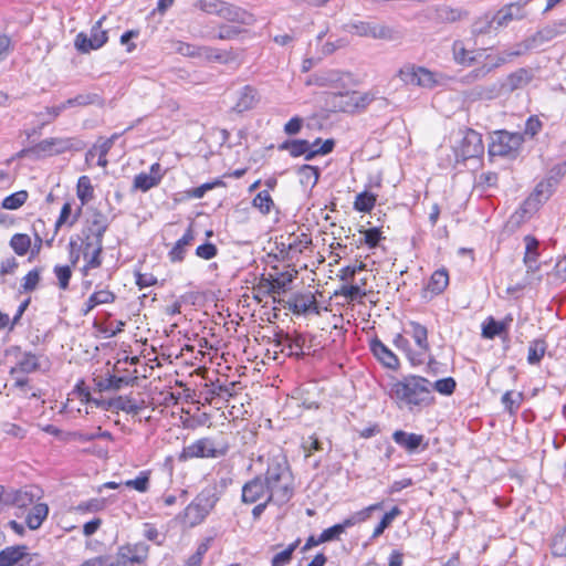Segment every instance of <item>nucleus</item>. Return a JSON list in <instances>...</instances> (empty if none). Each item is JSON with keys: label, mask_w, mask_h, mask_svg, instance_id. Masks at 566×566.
<instances>
[{"label": "nucleus", "mask_w": 566, "mask_h": 566, "mask_svg": "<svg viewBox=\"0 0 566 566\" xmlns=\"http://www.w3.org/2000/svg\"><path fill=\"white\" fill-rule=\"evenodd\" d=\"M430 386L431 382L424 377L406 376L391 384V397H395L400 410L417 415L434 402Z\"/></svg>", "instance_id": "obj_1"}, {"label": "nucleus", "mask_w": 566, "mask_h": 566, "mask_svg": "<svg viewBox=\"0 0 566 566\" xmlns=\"http://www.w3.org/2000/svg\"><path fill=\"white\" fill-rule=\"evenodd\" d=\"M263 481L268 489V502L283 505L293 497L294 475L285 455L279 454L269 460Z\"/></svg>", "instance_id": "obj_2"}, {"label": "nucleus", "mask_w": 566, "mask_h": 566, "mask_svg": "<svg viewBox=\"0 0 566 566\" xmlns=\"http://www.w3.org/2000/svg\"><path fill=\"white\" fill-rule=\"evenodd\" d=\"M195 6L208 14H216L229 22L249 24L252 20L248 11L222 0H198Z\"/></svg>", "instance_id": "obj_3"}, {"label": "nucleus", "mask_w": 566, "mask_h": 566, "mask_svg": "<svg viewBox=\"0 0 566 566\" xmlns=\"http://www.w3.org/2000/svg\"><path fill=\"white\" fill-rule=\"evenodd\" d=\"M229 449L230 444L227 441H216L212 438L205 437L185 447L180 454V459L188 460L193 458H220L224 457Z\"/></svg>", "instance_id": "obj_4"}, {"label": "nucleus", "mask_w": 566, "mask_h": 566, "mask_svg": "<svg viewBox=\"0 0 566 566\" xmlns=\"http://www.w3.org/2000/svg\"><path fill=\"white\" fill-rule=\"evenodd\" d=\"M219 497L211 489L202 490L185 509V516L191 526L200 524L216 506Z\"/></svg>", "instance_id": "obj_5"}, {"label": "nucleus", "mask_w": 566, "mask_h": 566, "mask_svg": "<svg viewBox=\"0 0 566 566\" xmlns=\"http://www.w3.org/2000/svg\"><path fill=\"white\" fill-rule=\"evenodd\" d=\"M334 139H326L318 149H312L311 143L306 139H287L277 146L279 150H286L296 158L304 156L305 160H312L316 156H324L333 151Z\"/></svg>", "instance_id": "obj_6"}, {"label": "nucleus", "mask_w": 566, "mask_h": 566, "mask_svg": "<svg viewBox=\"0 0 566 566\" xmlns=\"http://www.w3.org/2000/svg\"><path fill=\"white\" fill-rule=\"evenodd\" d=\"M398 78L405 84H412L423 88H433L441 84V74L431 72L422 66L407 65L399 70Z\"/></svg>", "instance_id": "obj_7"}, {"label": "nucleus", "mask_w": 566, "mask_h": 566, "mask_svg": "<svg viewBox=\"0 0 566 566\" xmlns=\"http://www.w3.org/2000/svg\"><path fill=\"white\" fill-rule=\"evenodd\" d=\"M523 143V136L518 133L506 130L494 132L489 144V155L491 157L510 156L517 151Z\"/></svg>", "instance_id": "obj_8"}, {"label": "nucleus", "mask_w": 566, "mask_h": 566, "mask_svg": "<svg viewBox=\"0 0 566 566\" xmlns=\"http://www.w3.org/2000/svg\"><path fill=\"white\" fill-rule=\"evenodd\" d=\"M555 189L556 187L545 178L536 185L533 192L524 200L516 213L521 212L522 217H524L525 214L536 212L551 198Z\"/></svg>", "instance_id": "obj_9"}, {"label": "nucleus", "mask_w": 566, "mask_h": 566, "mask_svg": "<svg viewBox=\"0 0 566 566\" xmlns=\"http://www.w3.org/2000/svg\"><path fill=\"white\" fill-rule=\"evenodd\" d=\"M111 224V219L96 207L86 209L85 228L83 233L91 235L95 241H103L104 234Z\"/></svg>", "instance_id": "obj_10"}, {"label": "nucleus", "mask_w": 566, "mask_h": 566, "mask_svg": "<svg viewBox=\"0 0 566 566\" xmlns=\"http://www.w3.org/2000/svg\"><path fill=\"white\" fill-rule=\"evenodd\" d=\"M149 553V546L146 543L138 542L120 546L116 554L115 560L125 566H135L144 563Z\"/></svg>", "instance_id": "obj_11"}, {"label": "nucleus", "mask_w": 566, "mask_h": 566, "mask_svg": "<svg viewBox=\"0 0 566 566\" xmlns=\"http://www.w3.org/2000/svg\"><path fill=\"white\" fill-rule=\"evenodd\" d=\"M511 56L509 52L503 51L496 55L486 54L484 53L482 57V65L472 70L468 75L467 78L471 81H478L484 78L489 73L494 71L495 69L511 62Z\"/></svg>", "instance_id": "obj_12"}, {"label": "nucleus", "mask_w": 566, "mask_h": 566, "mask_svg": "<svg viewBox=\"0 0 566 566\" xmlns=\"http://www.w3.org/2000/svg\"><path fill=\"white\" fill-rule=\"evenodd\" d=\"M511 56L509 52L503 51L496 55L486 54L484 53L482 57V65L472 70L468 75L467 78L471 81H478L484 78L489 73L494 71L495 69L511 62Z\"/></svg>", "instance_id": "obj_13"}, {"label": "nucleus", "mask_w": 566, "mask_h": 566, "mask_svg": "<svg viewBox=\"0 0 566 566\" xmlns=\"http://www.w3.org/2000/svg\"><path fill=\"white\" fill-rule=\"evenodd\" d=\"M535 77L532 69L520 67L510 73L500 84L502 94H511L517 90L526 87Z\"/></svg>", "instance_id": "obj_14"}, {"label": "nucleus", "mask_w": 566, "mask_h": 566, "mask_svg": "<svg viewBox=\"0 0 566 566\" xmlns=\"http://www.w3.org/2000/svg\"><path fill=\"white\" fill-rule=\"evenodd\" d=\"M391 438L406 452L412 454L428 449L429 443L423 434L396 430Z\"/></svg>", "instance_id": "obj_15"}, {"label": "nucleus", "mask_w": 566, "mask_h": 566, "mask_svg": "<svg viewBox=\"0 0 566 566\" xmlns=\"http://www.w3.org/2000/svg\"><path fill=\"white\" fill-rule=\"evenodd\" d=\"M485 52V49L467 50L463 45V42L459 40L454 41L452 44L453 60L457 64L467 67L480 63Z\"/></svg>", "instance_id": "obj_16"}, {"label": "nucleus", "mask_w": 566, "mask_h": 566, "mask_svg": "<svg viewBox=\"0 0 566 566\" xmlns=\"http://www.w3.org/2000/svg\"><path fill=\"white\" fill-rule=\"evenodd\" d=\"M283 303V306L290 310L293 314H306L310 310H314L317 313L316 298L313 294H294L287 301L279 300Z\"/></svg>", "instance_id": "obj_17"}, {"label": "nucleus", "mask_w": 566, "mask_h": 566, "mask_svg": "<svg viewBox=\"0 0 566 566\" xmlns=\"http://www.w3.org/2000/svg\"><path fill=\"white\" fill-rule=\"evenodd\" d=\"M346 31L359 36H370L374 39H385L387 36L386 25L376 22L358 21L345 25Z\"/></svg>", "instance_id": "obj_18"}, {"label": "nucleus", "mask_w": 566, "mask_h": 566, "mask_svg": "<svg viewBox=\"0 0 566 566\" xmlns=\"http://www.w3.org/2000/svg\"><path fill=\"white\" fill-rule=\"evenodd\" d=\"M512 322V314L505 315L502 321H496L490 316L482 325V336L486 339H493L497 336L505 338Z\"/></svg>", "instance_id": "obj_19"}, {"label": "nucleus", "mask_w": 566, "mask_h": 566, "mask_svg": "<svg viewBox=\"0 0 566 566\" xmlns=\"http://www.w3.org/2000/svg\"><path fill=\"white\" fill-rule=\"evenodd\" d=\"M268 494V489L260 475L245 482L242 486L241 500L245 504H253Z\"/></svg>", "instance_id": "obj_20"}, {"label": "nucleus", "mask_w": 566, "mask_h": 566, "mask_svg": "<svg viewBox=\"0 0 566 566\" xmlns=\"http://www.w3.org/2000/svg\"><path fill=\"white\" fill-rule=\"evenodd\" d=\"M461 151L464 158H475L484 153L482 135L473 129H468L463 137Z\"/></svg>", "instance_id": "obj_21"}, {"label": "nucleus", "mask_w": 566, "mask_h": 566, "mask_svg": "<svg viewBox=\"0 0 566 566\" xmlns=\"http://www.w3.org/2000/svg\"><path fill=\"white\" fill-rule=\"evenodd\" d=\"M137 380L136 377H123L115 375L99 376L94 379L98 391H117L124 387L133 386Z\"/></svg>", "instance_id": "obj_22"}, {"label": "nucleus", "mask_w": 566, "mask_h": 566, "mask_svg": "<svg viewBox=\"0 0 566 566\" xmlns=\"http://www.w3.org/2000/svg\"><path fill=\"white\" fill-rule=\"evenodd\" d=\"M358 98L357 92H339L332 94L329 104L335 112L350 113L358 107Z\"/></svg>", "instance_id": "obj_23"}, {"label": "nucleus", "mask_w": 566, "mask_h": 566, "mask_svg": "<svg viewBox=\"0 0 566 566\" xmlns=\"http://www.w3.org/2000/svg\"><path fill=\"white\" fill-rule=\"evenodd\" d=\"M277 339L275 340V346H281L282 350L284 348H289L290 355H294L296 357H302L304 355L303 348L305 346V337L301 334H296L295 336H290L289 334H277Z\"/></svg>", "instance_id": "obj_24"}, {"label": "nucleus", "mask_w": 566, "mask_h": 566, "mask_svg": "<svg viewBox=\"0 0 566 566\" xmlns=\"http://www.w3.org/2000/svg\"><path fill=\"white\" fill-rule=\"evenodd\" d=\"M40 499V491L34 486H25L20 490H12L11 504L19 509L34 505L35 500Z\"/></svg>", "instance_id": "obj_25"}, {"label": "nucleus", "mask_w": 566, "mask_h": 566, "mask_svg": "<svg viewBox=\"0 0 566 566\" xmlns=\"http://www.w3.org/2000/svg\"><path fill=\"white\" fill-rule=\"evenodd\" d=\"M112 411H124L126 413L138 415L143 409L144 400L138 402L130 396H117L112 398Z\"/></svg>", "instance_id": "obj_26"}, {"label": "nucleus", "mask_w": 566, "mask_h": 566, "mask_svg": "<svg viewBox=\"0 0 566 566\" xmlns=\"http://www.w3.org/2000/svg\"><path fill=\"white\" fill-rule=\"evenodd\" d=\"M256 103L255 90L251 86H244L240 92L238 99L232 107L237 113H243L254 107Z\"/></svg>", "instance_id": "obj_27"}, {"label": "nucleus", "mask_w": 566, "mask_h": 566, "mask_svg": "<svg viewBox=\"0 0 566 566\" xmlns=\"http://www.w3.org/2000/svg\"><path fill=\"white\" fill-rule=\"evenodd\" d=\"M49 514V507L44 503L34 504L25 516V523L30 530H38Z\"/></svg>", "instance_id": "obj_28"}, {"label": "nucleus", "mask_w": 566, "mask_h": 566, "mask_svg": "<svg viewBox=\"0 0 566 566\" xmlns=\"http://www.w3.org/2000/svg\"><path fill=\"white\" fill-rule=\"evenodd\" d=\"M293 281V275L290 273H282L281 277H276L273 280L263 279L262 286L266 287L268 293L270 294H282L285 293L289 289L290 283Z\"/></svg>", "instance_id": "obj_29"}, {"label": "nucleus", "mask_w": 566, "mask_h": 566, "mask_svg": "<svg viewBox=\"0 0 566 566\" xmlns=\"http://www.w3.org/2000/svg\"><path fill=\"white\" fill-rule=\"evenodd\" d=\"M52 138H46L38 143L36 145L22 149L19 153V157L33 156L34 158H41L46 156H54Z\"/></svg>", "instance_id": "obj_30"}, {"label": "nucleus", "mask_w": 566, "mask_h": 566, "mask_svg": "<svg viewBox=\"0 0 566 566\" xmlns=\"http://www.w3.org/2000/svg\"><path fill=\"white\" fill-rule=\"evenodd\" d=\"M555 38L556 32H554V29H549L548 25H545L544 28L535 32L533 35L525 39V48L535 50Z\"/></svg>", "instance_id": "obj_31"}, {"label": "nucleus", "mask_w": 566, "mask_h": 566, "mask_svg": "<svg viewBox=\"0 0 566 566\" xmlns=\"http://www.w3.org/2000/svg\"><path fill=\"white\" fill-rule=\"evenodd\" d=\"M27 546L17 545L6 547L0 551V564L1 566H13L25 555Z\"/></svg>", "instance_id": "obj_32"}, {"label": "nucleus", "mask_w": 566, "mask_h": 566, "mask_svg": "<svg viewBox=\"0 0 566 566\" xmlns=\"http://www.w3.org/2000/svg\"><path fill=\"white\" fill-rule=\"evenodd\" d=\"M39 368L40 363L38 356L32 354L31 352H25L22 354L21 358L17 363V366L11 368L10 374L13 375L15 371L31 374L33 371H36Z\"/></svg>", "instance_id": "obj_33"}, {"label": "nucleus", "mask_w": 566, "mask_h": 566, "mask_svg": "<svg viewBox=\"0 0 566 566\" xmlns=\"http://www.w3.org/2000/svg\"><path fill=\"white\" fill-rule=\"evenodd\" d=\"M93 104H103V98L96 93L78 94L75 97L65 101V105L67 108L84 107Z\"/></svg>", "instance_id": "obj_34"}, {"label": "nucleus", "mask_w": 566, "mask_h": 566, "mask_svg": "<svg viewBox=\"0 0 566 566\" xmlns=\"http://www.w3.org/2000/svg\"><path fill=\"white\" fill-rule=\"evenodd\" d=\"M76 196L82 206L87 205L94 198V188L87 176H81L76 185Z\"/></svg>", "instance_id": "obj_35"}, {"label": "nucleus", "mask_w": 566, "mask_h": 566, "mask_svg": "<svg viewBox=\"0 0 566 566\" xmlns=\"http://www.w3.org/2000/svg\"><path fill=\"white\" fill-rule=\"evenodd\" d=\"M547 349L545 339L537 338L530 343L527 363L530 365H538Z\"/></svg>", "instance_id": "obj_36"}, {"label": "nucleus", "mask_w": 566, "mask_h": 566, "mask_svg": "<svg viewBox=\"0 0 566 566\" xmlns=\"http://www.w3.org/2000/svg\"><path fill=\"white\" fill-rule=\"evenodd\" d=\"M523 400L524 395L522 392H515L513 390L505 391L501 398V402L504 406V409L509 411L511 415L517 412Z\"/></svg>", "instance_id": "obj_37"}, {"label": "nucleus", "mask_w": 566, "mask_h": 566, "mask_svg": "<svg viewBox=\"0 0 566 566\" xmlns=\"http://www.w3.org/2000/svg\"><path fill=\"white\" fill-rule=\"evenodd\" d=\"M53 149L55 155L63 154L70 150H81L83 148V144L80 140H75L74 138L66 137H52Z\"/></svg>", "instance_id": "obj_38"}, {"label": "nucleus", "mask_w": 566, "mask_h": 566, "mask_svg": "<svg viewBox=\"0 0 566 566\" xmlns=\"http://www.w3.org/2000/svg\"><path fill=\"white\" fill-rule=\"evenodd\" d=\"M342 76L338 71L329 70L323 71L317 74H314L313 82L318 86H329L337 87V83L340 81Z\"/></svg>", "instance_id": "obj_39"}, {"label": "nucleus", "mask_w": 566, "mask_h": 566, "mask_svg": "<svg viewBox=\"0 0 566 566\" xmlns=\"http://www.w3.org/2000/svg\"><path fill=\"white\" fill-rule=\"evenodd\" d=\"M520 11V7L517 4H509L501 10H499L494 15L493 20L496 24V28L506 25L514 18L518 17L516 12Z\"/></svg>", "instance_id": "obj_40"}, {"label": "nucleus", "mask_w": 566, "mask_h": 566, "mask_svg": "<svg viewBox=\"0 0 566 566\" xmlns=\"http://www.w3.org/2000/svg\"><path fill=\"white\" fill-rule=\"evenodd\" d=\"M161 177V175H148L146 172H140L134 178V188L142 191H148L159 185Z\"/></svg>", "instance_id": "obj_41"}, {"label": "nucleus", "mask_w": 566, "mask_h": 566, "mask_svg": "<svg viewBox=\"0 0 566 566\" xmlns=\"http://www.w3.org/2000/svg\"><path fill=\"white\" fill-rule=\"evenodd\" d=\"M297 174L301 178L300 181L302 185H311L312 187H314L318 182L321 176L318 167L311 165H302L297 169Z\"/></svg>", "instance_id": "obj_42"}, {"label": "nucleus", "mask_w": 566, "mask_h": 566, "mask_svg": "<svg viewBox=\"0 0 566 566\" xmlns=\"http://www.w3.org/2000/svg\"><path fill=\"white\" fill-rule=\"evenodd\" d=\"M449 283V275L446 270H437L431 275L428 287L431 292L439 294L444 291Z\"/></svg>", "instance_id": "obj_43"}, {"label": "nucleus", "mask_w": 566, "mask_h": 566, "mask_svg": "<svg viewBox=\"0 0 566 566\" xmlns=\"http://www.w3.org/2000/svg\"><path fill=\"white\" fill-rule=\"evenodd\" d=\"M369 345L373 355L385 368H389V348L377 337L373 338Z\"/></svg>", "instance_id": "obj_44"}, {"label": "nucleus", "mask_w": 566, "mask_h": 566, "mask_svg": "<svg viewBox=\"0 0 566 566\" xmlns=\"http://www.w3.org/2000/svg\"><path fill=\"white\" fill-rule=\"evenodd\" d=\"M10 247L18 255H24L31 248V238L25 233H15L11 237Z\"/></svg>", "instance_id": "obj_45"}, {"label": "nucleus", "mask_w": 566, "mask_h": 566, "mask_svg": "<svg viewBox=\"0 0 566 566\" xmlns=\"http://www.w3.org/2000/svg\"><path fill=\"white\" fill-rule=\"evenodd\" d=\"M103 252V241H95V248L90 253L88 259H85L86 263L82 269L84 275L87 274L88 270L97 269L102 264L101 254Z\"/></svg>", "instance_id": "obj_46"}, {"label": "nucleus", "mask_w": 566, "mask_h": 566, "mask_svg": "<svg viewBox=\"0 0 566 566\" xmlns=\"http://www.w3.org/2000/svg\"><path fill=\"white\" fill-rule=\"evenodd\" d=\"M252 206L262 214H269L272 207L274 206L273 199L269 193V190L260 191L252 200Z\"/></svg>", "instance_id": "obj_47"}, {"label": "nucleus", "mask_w": 566, "mask_h": 566, "mask_svg": "<svg viewBox=\"0 0 566 566\" xmlns=\"http://www.w3.org/2000/svg\"><path fill=\"white\" fill-rule=\"evenodd\" d=\"M379 506H380L379 504L370 505V506L355 513L350 517L344 520L342 523H338V525L342 526V532L344 533L347 527H350L358 522H363V521L367 520L370 516L371 511L378 510Z\"/></svg>", "instance_id": "obj_48"}, {"label": "nucleus", "mask_w": 566, "mask_h": 566, "mask_svg": "<svg viewBox=\"0 0 566 566\" xmlns=\"http://www.w3.org/2000/svg\"><path fill=\"white\" fill-rule=\"evenodd\" d=\"M379 506H380L379 504L370 505V506L355 513L350 517L344 520L342 523H338V525L342 526V532L344 533L347 527H350L358 522H363V521L367 520L370 516L371 511L378 510Z\"/></svg>", "instance_id": "obj_49"}, {"label": "nucleus", "mask_w": 566, "mask_h": 566, "mask_svg": "<svg viewBox=\"0 0 566 566\" xmlns=\"http://www.w3.org/2000/svg\"><path fill=\"white\" fill-rule=\"evenodd\" d=\"M300 544V539H296L292 544H290L284 551L275 554L272 557L271 566H285L287 565L291 559L294 551L297 548Z\"/></svg>", "instance_id": "obj_50"}, {"label": "nucleus", "mask_w": 566, "mask_h": 566, "mask_svg": "<svg viewBox=\"0 0 566 566\" xmlns=\"http://www.w3.org/2000/svg\"><path fill=\"white\" fill-rule=\"evenodd\" d=\"M28 199V192L25 190L17 191L2 201V208L8 210H15L20 208Z\"/></svg>", "instance_id": "obj_51"}, {"label": "nucleus", "mask_w": 566, "mask_h": 566, "mask_svg": "<svg viewBox=\"0 0 566 566\" xmlns=\"http://www.w3.org/2000/svg\"><path fill=\"white\" fill-rule=\"evenodd\" d=\"M41 280V269L35 268L27 273V275L22 279L21 289L23 292H32L34 291Z\"/></svg>", "instance_id": "obj_52"}, {"label": "nucleus", "mask_w": 566, "mask_h": 566, "mask_svg": "<svg viewBox=\"0 0 566 566\" xmlns=\"http://www.w3.org/2000/svg\"><path fill=\"white\" fill-rule=\"evenodd\" d=\"M374 205H375L374 195H371L367 191H364L356 196V199L354 202V208L360 212H368L373 209Z\"/></svg>", "instance_id": "obj_53"}, {"label": "nucleus", "mask_w": 566, "mask_h": 566, "mask_svg": "<svg viewBox=\"0 0 566 566\" xmlns=\"http://www.w3.org/2000/svg\"><path fill=\"white\" fill-rule=\"evenodd\" d=\"M551 551L556 557H566V528L553 537Z\"/></svg>", "instance_id": "obj_54"}, {"label": "nucleus", "mask_w": 566, "mask_h": 566, "mask_svg": "<svg viewBox=\"0 0 566 566\" xmlns=\"http://www.w3.org/2000/svg\"><path fill=\"white\" fill-rule=\"evenodd\" d=\"M150 471H142L134 480L126 481V486L133 488L138 492H147L149 489Z\"/></svg>", "instance_id": "obj_55"}, {"label": "nucleus", "mask_w": 566, "mask_h": 566, "mask_svg": "<svg viewBox=\"0 0 566 566\" xmlns=\"http://www.w3.org/2000/svg\"><path fill=\"white\" fill-rule=\"evenodd\" d=\"M102 20L97 21L91 29V41L96 49L102 48L107 42V32L102 30Z\"/></svg>", "instance_id": "obj_56"}, {"label": "nucleus", "mask_w": 566, "mask_h": 566, "mask_svg": "<svg viewBox=\"0 0 566 566\" xmlns=\"http://www.w3.org/2000/svg\"><path fill=\"white\" fill-rule=\"evenodd\" d=\"M335 295H343L347 301H356L360 298L364 293L358 285L345 283L335 292Z\"/></svg>", "instance_id": "obj_57"}, {"label": "nucleus", "mask_w": 566, "mask_h": 566, "mask_svg": "<svg viewBox=\"0 0 566 566\" xmlns=\"http://www.w3.org/2000/svg\"><path fill=\"white\" fill-rule=\"evenodd\" d=\"M53 271L55 276L57 277L59 287L61 290H67L70 280L72 277L71 268L69 265H55Z\"/></svg>", "instance_id": "obj_58"}, {"label": "nucleus", "mask_w": 566, "mask_h": 566, "mask_svg": "<svg viewBox=\"0 0 566 566\" xmlns=\"http://www.w3.org/2000/svg\"><path fill=\"white\" fill-rule=\"evenodd\" d=\"M432 387L439 394L450 396L454 392L457 382L452 377H447L434 381Z\"/></svg>", "instance_id": "obj_59"}, {"label": "nucleus", "mask_w": 566, "mask_h": 566, "mask_svg": "<svg viewBox=\"0 0 566 566\" xmlns=\"http://www.w3.org/2000/svg\"><path fill=\"white\" fill-rule=\"evenodd\" d=\"M493 23H494L493 17H491L490 14H485L484 17L478 19L472 24V33L474 35L485 34V33L490 32Z\"/></svg>", "instance_id": "obj_60"}, {"label": "nucleus", "mask_w": 566, "mask_h": 566, "mask_svg": "<svg viewBox=\"0 0 566 566\" xmlns=\"http://www.w3.org/2000/svg\"><path fill=\"white\" fill-rule=\"evenodd\" d=\"M411 327H412V337L416 342V344L421 348V349H428V332H427V328L420 324H417V323H412L411 324Z\"/></svg>", "instance_id": "obj_61"}, {"label": "nucleus", "mask_w": 566, "mask_h": 566, "mask_svg": "<svg viewBox=\"0 0 566 566\" xmlns=\"http://www.w3.org/2000/svg\"><path fill=\"white\" fill-rule=\"evenodd\" d=\"M208 394L211 396V399L214 397H219L223 400H228L230 397L233 396L230 387L221 384H211L210 389H208Z\"/></svg>", "instance_id": "obj_62"}, {"label": "nucleus", "mask_w": 566, "mask_h": 566, "mask_svg": "<svg viewBox=\"0 0 566 566\" xmlns=\"http://www.w3.org/2000/svg\"><path fill=\"white\" fill-rule=\"evenodd\" d=\"M115 294L108 290H99L91 295V301L96 305L111 304L115 301Z\"/></svg>", "instance_id": "obj_63"}, {"label": "nucleus", "mask_w": 566, "mask_h": 566, "mask_svg": "<svg viewBox=\"0 0 566 566\" xmlns=\"http://www.w3.org/2000/svg\"><path fill=\"white\" fill-rule=\"evenodd\" d=\"M566 175V163L555 165L548 172L546 179L551 181L555 187L559 184L562 178Z\"/></svg>", "instance_id": "obj_64"}]
</instances>
